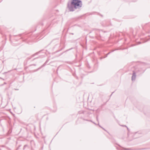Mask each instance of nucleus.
<instances>
[{
	"mask_svg": "<svg viewBox=\"0 0 150 150\" xmlns=\"http://www.w3.org/2000/svg\"><path fill=\"white\" fill-rule=\"evenodd\" d=\"M93 123L95 125H96V123H95L94 122H93Z\"/></svg>",
	"mask_w": 150,
	"mask_h": 150,
	"instance_id": "nucleus-17",
	"label": "nucleus"
},
{
	"mask_svg": "<svg viewBox=\"0 0 150 150\" xmlns=\"http://www.w3.org/2000/svg\"><path fill=\"white\" fill-rule=\"evenodd\" d=\"M19 147H18V148L16 150H18L19 149Z\"/></svg>",
	"mask_w": 150,
	"mask_h": 150,
	"instance_id": "nucleus-23",
	"label": "nucleus"
},
{
	"mask_svg": "<svg viewBox=\"0 0 150 150\" xmlns=\"http://www.w3.org/2000/svg\"><path fill=\"white\" fill-rule=\"evenodd\" d=\"M103 130H104L106 131V130H105V129H104L103 128H102Z\"/></svg>",
	"mask_w": 150,
	"mask_h": 150,
	"instance_id": "nucleus-19",
	"label": "nucleus"
},
{
	"mask_svg": "<svg viewBox=\"0 0 150 150\" xmlns=\"http://www.w3.org/2000/svg\"><path fill=\"white\" fill-rule=\"evenodd\" d=\"M32 65H33L34 66H36V64H33L31 65L30 66H32Z\"/></svg>",
	"mask_w": 150,
	"mask_h": 150,
	"instance_id": "nucleus-11",
	"label": "nucleus"
},
{
	"mask_svg": "<svg viewBox=\"0 0 150 150\" xmlns=\"http://www.w3.org/2000/svg\"><path fill=\"white\" fill-rule=\"evenodd\" d=\"M84 120H86V121H89V120H84Z\"/></svg>",
	"mask_w": 150,
	"mask_h": 150,
	"instance_id": "nucleus-20",
	"label": "nucleus"
},
{
	"mask_svg": "<svg viewBox=\"0 0 150 150\" xmlns=\"http://www.w3.org/2000/svg\"><path fill=\"white\" fill-rule=\"evenodd\" d=\"M82 6V2L80 0H72L67 4V8L70 11H74L76 9H80Z\"/></svg>",
	"mask_w": 150,
	"mask_h": 150,
	"instance_id": "nucleus-1",
	"label": "nucleus"
},
{
	"mask_svg": "<svg viewBox=\"0 0 150 150\" xmlns=\"http://www.w3.org/2000/svg\"><path fill=\"white\" fill-rule=\"evenodd\" d=\"M73 48H70V49H68V50H67V51H69V50H71V49H72Z\"/></svg>",
	"mask_w": 150,
	"mask_h": 150,
	"instance_id": "nucleus-10",
	"label": "nucleus"
},
{
	"mask_svg": "<svg viewBox=\"0 0 150 150\" xmlns=\"http://www.w3.org/2000/svg\"><path fill=\"white\" fill-rule=\"evenodd\" d=\"M98 125H99V126L100 127H101V128H103V127H101L100 125H99V123L98 124Z\"/></svg>",
	"mask_w": 150,
	"mask_h": 150,
	"instance_id": "nucleus-15",
	"label": "nucleus"
},
{
	"mask_svg": "<svg viewBox=\"0 0 150 150\" xmlns=\"http://www.w3.org/2000/svg\"><path fill=\"white\" fill-rule=\"evenodd\" d=\"M42 67H42V66H41L40 67H39V68H38V69H36L35 70V71H38L40 69H41Z\"/></svg>",
	"mask_w": 150,
	"mask_h": 150,
	"instance_id": "nucleus-5",
	"label": "nucleus"
},
{
	"mask_svg": "<svg viewBox=\"0 0 150 150\" xmlns=\"http://www.w3.org/2000/svg\"><path fill=\"white\" fill-rule=\"evenodd\" d=\"M84 113V111L83 110L79 111V114H81Z\"/></svg>",
	"mask_w": 150,
	"mask_h": 150,
	"instance_id": "nucleus-6",
	"label": "nucleus"
},
{
	"mask_svg": "<svg viewBox=\"0 0 150 150\" xmlns=\"http://www.w3.org/2000/svg\"><path fill=\"white\" fill-rule=\"evenodd\" d=\"M28 146V145H27V144H25V145L24 147H23V150H25V147H27Z\"/></svg>",
	"mask_w": 150,
	"mask_h": 150,
	"instance_id": "nucleus-7",
	"label": "nucleus"
},
{
	"mask_svg": "<svg viewBox=\"0 0 150 150\" xmlns=\"http://www.w3.org/2000/svg\"><path fill=\"white\" fill-rule=\"evenodd\" d=\"M115 50H112L111 52H109L107 54L108 55L109 54H110L111 52H114Z\"/></svg>",
	"mask_w": 150,
	"mask_h": 150,
	"instance_id": "nucleus-8",
	"label": "nucleus"
},
{
	"mask_svg": "<svg viewBox=\"0 0 150 150\" xmlns=\"http://www.w3.org/2000/svg\"><path fill=\"white\" fill-rule=\"evenodd\" d=\"M48 60H47L46 62L42 65V67H44L45 66L46 64H47V62H48Z\"/></svg>",
	"mask_w": 150,
	"mask_h": 150,
	"instance_id": "nucleus-4",
	"label": "nucleus"
},
{
	"mask_svg": "<svg viewBox=\"0 0 150 150\" xmlns=\"http://www.w3.org/2000/svg\"><path fill=\"white\" fill-rule=\"evenodd\" d=\"M38 54V53H36V54H34L33 55H32V57H34V56L35 55V54Z\"/></svg>",
	"mask_w": 150,
	"mask_h": 150,
	"instance_id": "nucleus-13",
	"label": "nucleus"
},
{
	"mask_svg": "<svg viewBox=\"0 0 150 150\" xmlns=\"http://www.w3.org/2000/svg\"><path fill=\"white\" fill-rule=\"evenodd\" d=\"M108 55L107 54H106V55L105 56V57H104V58H105V57H107Z\"/></svg>",
	"mask_w": 150,
	"mask_h": 150,
	"instance_id": "nucleus-16",
	"label": "nucleus"
},
{
	"mask_svg": "<svg viewBox=\"0 0 150 150\" xmlns=\"http://www.w3.org/2000/svg\"><path fill=\"white\" fill-rule=\"evenodd\" d=\"M89 121L91 122H93L92 121V120H90Z\"/></svg>",
	"mask_w": 150,
	"mask_h": 150,
	"instance_id": "nucleus-22",
	"label": "nucleus"
},
{
	"mask_svg": "<svg viewBox=\"0 0 150 150\" xmlns=\"http://www.w3.org/2000/svg\"><path fill=\"white\" fill-rule=\"evenodd\" d=\"M30 143L31 144L32 143H34V141L33 140H31V141H30Z\"/></svg>",
	"mask_w": 150,
	"mask_h": 150,
	"instance_id": "nucleus-9",
	"label": "nucleus"
},
{
	"mask_svg": "<svg viewBox=\"0 0 150 150\" xmlns=\"http://www.w3.org/2000/svg\"><path fill=\"white\" fill-rule=\"evenodd\" d=\"M145 70H142L141 69H140L138 70V71L137 72V73L138 72H140V74H142L144 73Z\"/></svg>",
	"mask_w": 150,
	"mask_h": 150,
	"instance_id": "nucleus-3",
	"label": "nucleus"
},
{
	"mask_svg": "<svg viewBox=\"0 0 150 150\" xmlns=\"http://www.w3.org/2000/svg\"><path fill=\"white\" fill-rule=\"evenodd\" d=\"M21 34H20V35L21 36Z\"/></svg>",
	"mask_w": 150,
	"mask_h": 150,
	"instance_id": "nucleus-26",
	"label": "nucleus"
},
{
	"mask_svg": "<svg viewBox=\"0 0 150 150\" xmlns=\"http://www.w3.org/2000/svg\"><path fill=\"white\" fill-rule=\"evenodd\" d=\"M122 126L125 127H127V129H128V128L127 127L126 125H124V126L122 125Z\"/></svg>",
	"mask_w": 150,
	"mask_h": 150,
	"instance_id": "nucleus-14",
	"label": "nucleus"
},
{
	"mask_svg": "<svg viewBox=\"0 0 150 150\" xmlns=\"http://www.w3.org/2000/svg\"><path fill=\"white\" fill-rule=\"evenodd\" d=\"M96 120H97L98 121V122H98V116H97L96 117Z\"/></svg>",
	"mask_w": 150,
	"mask_h": 150,
	"instance_id": "nucleus-12",
	"label": "nucleus"
},
{
	"mask_svg": "<svg viewBox=\"0 0 150 150\" xmlns=\"http://www.w3.org/2000/svg\"><path fill=\"white\" fill-rule=\"evenodd\" d=\"M118 145L119 146H120L119 145Z\"/></svg>",
	"mask_w": 150,
	"mask_h": 150,
	"instance_id": "nucleus-27",
	"label": "nucleus"
},
{
	"mask_svg": "<svg viewBox=\"0 0 150 150\" xmlns=\"http://www.w3.org/2000/svg\"><path fill=\"white\" fill-rule=\"evenodd\" d=\"M136 77V73L135 71H133L132 75V81H135Z\"/></svg>",
	"mask_w": 150,
	"mask_h": 150,
	"instance_id": "nucleus-2",
	"label": "nucleus"
},
{
	"mask_svg": "<svg viewBox=\"0 0 150 150\" xmlns=\"http://www.w3.org/2000/svg\"><path fill=\"white\" fill-rule=\"evenodd\" d=\"M93 123L95 125H96V123H95L94 122H93Z\"/></svg>",
	"mask_w": 150,
	"mask_h": 150,
	"instance_id": "nucleus-18",
	"label": "nucleus"
},
{
	"mask_svg": "<svg viewBox=\"0 0 150 150\" xmlns=\"http://www.w3.org/2000/svg\"><path fill=\"white\" fill-rule=\"evenodd\" d=\"M141 43V42H139V44H140Z\"/></svg>",
	"mask_w": 150,
	"mask_h": 150,
	"instance_id": "nucleus-24",
	"label": "nucleus"
},
{
	"mask_svg": "<svg viewBox=\"0 0 150 150\" xmlns=\"http://www.w3.org/2000/svg\"><path fill=\"white\" fill-rule=\"evenodd\" d=\"M114 92H113L112 93V94H111V95L110 96H111L112 94H113Z\"/></svg>",
	"mask_w": 150,
	"mask_h": 150,
	"instance_id": "nucleus-21",
	"label": "nucleus"
},
{
	"mask_svg": "<svg viewBox=\"0 0 150 150\" xmlns=\"http://www.w3.org/2000/svg\"><path fill=\"white\" fill-rule=\"evenodd\" d=\"M21 146V145H19V147H20Z\"/></svg>",
	"mask_w": 150,
	"mask_h": 150,
	"instance_id": "nucleus-25",
	"label": "nucleus"
}]
</instances>
